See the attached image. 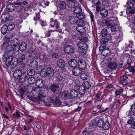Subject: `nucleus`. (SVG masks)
Returning <instances> with one entry per match:
<instances>
[{
    "label": "nucleus",
    "mask_w": 135,
    "mask_h": 135,
    "mask_svg": "<svg viewBox=\"0 0 135 135\" xmlns=\"http://www.w3.org/2000/svg\"><path fill=\"white\" fill-rule=\"evenodd\" d=\"M90 17L91 19V21H94V16L93 14L91 12H90Z\"/></svg>",
    "instance_id": "052dcab7"
},
{
    "label": "nucleus",
    "mask_w": 135,
    "mask_h": 135,
    "mask_svg": "<svg viewBox=\"0 0 135 135\" xmlns=\"http://www.w3.org/2000/svg\"><path fill=\"white\" fill-rule=\"evenodd\" d=\"M58 7L61 10L65 9L66 7L65 3L63 1L61 2L58 5Z\"/></svg>",
    "instance_id": "7c9ffc66"
},
{
    "label": "nucleus",
    "mask_w": 135,
    "mask_h": 135,
    "mask_svg": "<svg viewBox=\"0 0 135 135\" xmlns=\"http://www.w3.org/2000/svg\"><path fill=\"white\" fill-rule=\"evenodd\" d=\"M110 125L109 122L107 121L104 122L102 128L105 130H108L110 128Z\"/></svg>",
    "instance_id": "a878e982"
},
{
    "label": "nucleus",
    "mask_w": 135,
    "mask_h": 135,
    "mask_svg": "<svg viewBox=\"0 0 135 135\" xmlns=\"http://www.w3.org/2000/svg\"><path fill=\"white\" fill-rule=\"evenodd\" d=\"M112 87H113L112 85H111V84H109L108 85H107L106 86V87L107 88H112Z\"/></svg>",
    "instance_id": "774afa93"
},
{
    "label": "nucleus",
    "mask_w": 135,
    "mask_h": 135,
    "mask_svg": "<svg viewBox=\"0 0 135 135\" xmlns=\"http://www.w3.org/2000/svg\"><path fill=\"white\" fill-rule=\"evenodd\" d=\"M21 4L23 5H25L27 4V2L26 1H24L23 2H21Z\"/></svg>",
    "instance_id": "338daca9"
},
{
    "label": "nucleus",
    "mask_w": 135,
    "mask_h": 135,
    "mask_svg": "<svg viewBox=\"0 0 135 135\" xmlns=\"http://www.w3.org/2000/svg\"><path fill=\"white\" fill-rule=\"evenodd\" d=\"M81 86H82L86 90H87L90 87L91 85L87 81H85L82 83V85Z\"/></svg>",
    "instance_id": "b1692460"
},
{
    "label": "nucleus",
    "mask_w": 135,
    "mask_h": 135,
    "mask_svg": "<svg viewBox=\"0 0 135 135\" xmlns=\"http://www.w3.org/2000/svg\"><path fill=\"white\" fill-rule=\"evenodd\" d=\"M88 77V76L87 74L85 73H82L80 75L81 78L82 79L84 80L86 79H87Z\"/></svg>",
    "instance_id": "09e8293b"
},
{
    "label": "nucleus",
    "mask_w": 135,
    "mask_h": 135,
    "mask_svg": "<svg viewBox=\"0 0 135 135\" xmlns=\"http://www.w3.org/2000/svg\"><path fill=\"white\" fill-rule=\"evenodd\" d=\"M57 64L58 67L60 68H63L65 66V63L64 61L62 59H59L57 60Z\"/></svg>",
    "instance_id": "dca6fc26"
},
{
    "label": "nucleus",
    "mask_w": 135,
    "mask_h": 135,
    "mask_svg": "<svg viewBox=\"0 0 135 135\" xmlns=\"http://www.w3.org/2000/svg\"><path fill=\"white\" fill-rule=\"evenodd\" d=\"M52 91L54 93H58L60 89L59 85L57 84H53L50 86Z\"/></svg>",
    "instance_id": "4468645a"
},
{
    "label": "nucleus",
    "mask_w": 135,
    "mask_h": 135,
    "mask_svg": "<svg viewBox=\"0 0 135 135\" xmlns=\"http://www.w3.org/2000/svg\"><path fill=\"white\" fill-rule=\"evenodd\" d=\"M36 79L33 77L30 78L28 79V82L30 84H32L35 81Z\"/></svg>",
    "instance_id": "37998d69"
},
{
    "label": "nucleus",
    "mask_w": 135,
    "mask_h": 135,
    "mask_svg": "<svg viewBox=\"0 0 135 135\" xmlns=\"http://www.w3.org/2000/svg\"><path fill=\"white\" fill-rule=\"evenodd\" d=\"M13 76L16 79H25L26 77L24 76V74H22L21 70H18L15 71L13 73Z\"/></svg>",
    "instance_id": "423d86ee"
},
{
    "label": "nucleus",
    "mask_w": 135,
    "mask_h": 135,
    "mask_svg": "<svg viewBox=\"0 0 135 135\" xmlns=\"http://www.w3.org/2000/svg\"><path fill=\"white\" fill-rule=\"evenodd\" d=\"M50 102L52 103L56 107H59L60 106L61 102L59 100L57 99V97L55 96H53L51 97L50 99Z\"/></svg>",
    "instance_id": "1a4fd4ad"
},
{
    "label": "nucleus",
    "mask_w": 135,
    "mask_h": 135,
    "mask_svg": "<svg viewBox=\"0 0 135 135\" xmlns=\"http://www.w3.org/2000/svg\"><path fill=\"white\" fill-rule=\"evenodd\" d=\"M70 95L71 98H75L78 96V93L77 91L75 89L71 90L70 92Z\"/></svg>",
    "instance_id": "6ab92c4d"
},
{
    "label": "nucleus",
    "mask_w": 135,
    "mask_h": 135,
    "mask_svg": "<svg viewBox=\"0 0 135 135\" xmlns=\"http://www.w3.org/2000/svg\"><path fill=\"white\" fill-rule=\"evenodd\" d=\"M15 24L13 23H10L7 26L8 30L9 31L12 30L15 28Z\"/></svg>",
    "instance_id": "4c0bfd02"
},
{
    "label": "nucleus",
    "mask_w": 135,
    "mask_h": 135,
    "mask_svg": "<svg viewBox=\"0 0 135 135\" xmlns=\"http://www.w3.org/2000/svg\"><path fill=\"white\" fill-rule=\"evenodd\" d=\"M127 113L129 117H130L133 120H135V105L131 106V111H127Z\"/></svg>",
    "instance_id": "0eeeda50"
},
{
    "label": "nucleus",
    "mask_w": 135,
    "mask_h": 135,
    "mask_svg": "<svg viewBox=\"0 0 135 135\" xmlns=\"http://www.w3.org/2000/svg\"><path fill=\"white\" fill-rule=\"evenodd\" d=\"M13 114L14 116H17L18 117H20V115L19 114L18 112H16V113H14Z\"/></svg>",
    "instance_id": "0e129e2a"
},
{
    "label": "nucleus",
    "mask_w": 135,
    "mask_h": 135,
    "mask_svg": "<svg viewBox=\"0 0 135 135\" xmlns=\"http://www.w3.org/2000/svg\"><path fill=\"white\" fill-rule=\"evenodd\" d=\"M58 54L56 53H54L52 55V57L54 58H56Z\"/></svg>",
    "instance_id": "69168bd1"
},
{
    "label": "nucleus",
    "mask_w": 135,
    "mask_h": 135,
    "mask_svg": "<svg viewBox=\"0 0 135 135\" xmlns=\"http://www.w3.org/2000/svg\"><path fill=\"white\" fill-rule=\"evenodd\" d=\"M54 73V70L51 68H44L41 70L40 72V75L43 77L46 76L49 77H52Z\"/></svg>",
    "instance_id": "f03ea898"
},
{
    "label": "nucleus",
    "mask_w": 135,
    "mask_h": 135,
    "mask_svg": "<svg viewBox=\"0 0 135 135\" xmlns=\"http://www.w3.org/2000/svg\"><path fill=\"white\" fill-rule=\"evenodd\" d=\"M27 47V44L25 42H22L20 45V50L22 51H25Z\"/></svg>",
    "instance_id": "412c9836"
},
{
    "label": "nucleus",
    "mask_w": 135,
    "mask_h": 135,
    "mask_svg": "<svg viewBox=\"0 0 135 135\" xmlns=\"http://www.w3.org/2000/svg\"><path fill=\"white\" fill-rule=\"evenodd\" d=\"M27 74L29 76L33 75L35 74V70L33 69L29 70L27 71Z\"/></svg>",
    "instance_id": "e433bc0d"
},
{
    "label": "nucleus",
    "mask_w": 135,
    "mask_h": 135,
    "mask_svg": "<svg viewBox=\"0 0 135 135\" xmlns=\"http://www.w3.org/2000/svg\"><path fill=\"white\" fill-rule=\"evenodd\" d=\"M75 85L76 86L79 87L80 85V81L78 79H76L74 81Z\"/></svg>",
    "instance_id": "3c124183"
},
{
    "label": "nucleus",
    "mask_w": 135,
    "mask_h": 135,
    "mask_svg": "<svg viewBox=\"0 0 135 135\" xmlns=\"http://www.w3.org/2000/svg\"><path fill=\"white\" fill-rule=\"evenodd\" d=\"M1 48L2 51H5L2 58L3 61L6 62V65L7 66H10L11 68H14L16 66V65L14 64L15 63L12 64L13 57L10 55L9 52H11L13 49L15 51H16L17 49L18 50V47L15 44L12 47V45L9 43H3Z\"/></svg>",
    "instance_id": "f257e3e1"
},
{
    "label": "nucleus",
    "mask_w": 135,
    "mask_h": 135,
    "mask_svg": "<svg viewBox=\"0 0 135 135\" xmlns=\"http://www.w3.org/2000/svg\"><path fill=\"white\" fill-rule=\"evenodd\" d=\"M81 72V70L80 68L77 67L74 68L73 70V74L76 76L79 75Z\"/></svg>",
    "instance_id": "aec40b11"
},
{
    "label": "nucleus",
    "mask_w": 135,
    "mask_h": 135,
    "mask_svg": "<svg viewBox=\"0 0 135 135\" xmlns=\"http://www.w3.org/2000/svg\"><path fill=\"white\" fill-rule=\"evenodd\" d=\"M80 41L78 43V48H88L87 45L85 43V42L87 41L88 38L84 37H82L80 38Z\"/></svg>",
    "instance_id": "39448f33"
},
{
    "label": "nucleus",
    "mask_w": 135,
    "mask_h": 135,
    "mask_svg": "<svg viewBox=\"0 0 135 135\" xmlns=\"http://www.w3.org/2000/svg\"><path fill=\"white\" fill-rule=\"evenodd\" d=\"M127 8L126 11L127 13L128 12V11H129V10L133 8L134 7V4L131 2L129 3V2H128L127 3Z\"/></svg>",
    "instance_id": "c85d7f7f"
},
{
    "label": "nucleus",
    "mask_w": 135,
    "mask_h": 135,
    "mask_svg": "<svg viewBox=\"0 0 135 135\" xmlns=\"http://www.w3.org/2000/svg\"><path fill=\"white\" fill-rule=\"evenodd\" d=\"M87 48L84 47L78 48V51L80 53L83 55L85 54L86 53V49Z\"/></svg>",
    "instance_id": "72a5a7b5"
},
{
    "label": "nucleus",
    "mask_w": 135,
    "mask_h": 135,
    "mask_svg": "<svg viewBox=\"0 0 135 135\" xmlns=\"http://www.w3.org/2000/svg\"><path fill=\"white\" fill-rule=\"evenodd\" d=\"M64 51L66 53L70 54L74 52V49L72 46L68 45L65 47Z\"/></svg>",
    "instance_id": "2eb2a0df"
},
{
    "label": "nucleus",
    "mask_w": 135,
    "mask_h": 135,
    "mask_svg": "<svg viewBox=\"0 0 135 135\" xmlns=\"http://www.w3.org/2000/svg\"><path fill=\"white\" fill-rule=\"evenodd\" d=\"M107 48L106 46L105 45H103L100 46L99 47V49L100 51H102L103 50L106 49Z\"/></svg>",
    "instance_id": "6e6d98bb"
},
{
    "label": "nucleus",
    "mask_w": 135,
    "mask_h": 135,
    "mask_svg": "<svg viewBox=\"0 0 135 135\" xmlns=\"http://www.w3.org/2000/svg\"><path fill=\"white\" fill-rule=\"evenodd\" d=\"M69 64L71 67L74 68L77 66V62L75 60L72 59L69 61Z\"/></svg>",
    "instance_id": "cd10ccee"
},
{
    "label": "nucleus",
    "mask_w": 135,
    "mask_h": 135,
    "mask_svg": "<svg viewBox=\"0 0 135 135\" xmlns=\"http://www.w3.org/2000/svg\"><path fill=\"white\" fill-rule=\"evenodd\" d=\"M84 24L83 23L82 25H79L76 27V29L77 31L80 32L84 33L85 31V28L83 27L84 26Z\"/></svg>",
    "instance_id": "a211bd4d"
},
{
    "label": "nucleus",
    "mask_w": 135,
    "mask_h": 135,
    "mask_svg": "<svg viewBox=\"0 0 135 135\" xmlns=\"http://www.w3.org/2000/svg\"><path fill=\"white\" fill-rule=\"evenodd\" d=\"M38 86L33 88L31 91V92L33 96H36L37 95H38V92H37V90H38Z\"/></svg>",
    "instance_id": "c9c22d12"
},
{
    "label": "nucleus",
    "mask_w": 135,
    "mask_h": 135,
    "mask_svg": "<svg viewBox=\"0 0 135 135\" xmlns=\"http://www.w3.org/2000/svg\"><path fill=\"white\" fill-rule=\"evenodd\" d=\"M122 83L123 85H125L128 83V81L126 80L122 79Z\"/></svg>",
    "instance_id": "4d7b16f0"
},
{
    "label": "nucleus",
    "mask_w": 135,
    "mask_h": 135,
    "mask_svg": "<svg viewBox=\"0 0 135 135\" xmlns=\"http://www.w3.org/2000/svg\"><path fill=\"white\" fill-rule=\"evenodd\" d=\"M67 3L68 7L73 9L78 5V3L74 0H68Z\"/></svg>",
    "instance_id": "9b49d317"
},
{
    "label": "nucleus",
    "mask_w": 135,
    "mask_h": 135,
    "mask_svg": "<svg viewBox=\"0 0 135 135\" xmlns=\"http://www.w3.org/2000/svg\"><path fill=\"white\" fill-rule=\"evenodd\" d=\"M82 11V9L79 6H77V5L73 9V11L74 13H76V14H78L81 13Z\"/></svg>",
    "instance_id": "5701e85b"
},
{
    "label": "nucleus",
    "mask_w": 135,
    "mask_h": 135,
    "mask_svg": "<svg viewBox=\"0 0 135 135\" xmlns=\"http://www.w3.org/2000/svg\"><path fill=\"white\" fill-rule=\"evenodd\" d=\"M37 55V52L35 51H30L29 54L30 57L32 59L36 57Z\"/></svg>",
    "instance_id": "58836bf2"
},
{
    "label": "nucleus",
    "mask_w": 135,
    "mask_h": 135,
    "mask_svg": "<svg viewBox=\"0 0 135 135\" xmlns=\"http://www.w3.org/2000/svg\"><path fill=\"white\" fill-rule=\"evenodd\" d=\"M93 131L88 132L84 131L82 133V135H93Z\"/></svg>",
    "instance_id": "c03bdc74"
},
{
    "label": "nucleus",
    "mask_w": 135,
    "mask_h": 135,
    "mask_svg": "<svg viewBox=\"0 0 135 135\" xmlns=\"http://www.w3.org/2000/svg\"><path fill=\"white\" fill-rule=\"evenodd\" d=\"M102 55L104 56H109L111 54L110 50L108 48H107L106 49L102 51Z\"/></svg>",
    "instance_id": "4be33fe9"
},
{
    "label": "nucleus",
    "mask_w": 135,
    "mask_h": 135,
    "mask_svg": "<svg viewBox=\"0 0 135 135\" xmlns=\"http://www.w3.org/2000/svg\"><path fill=\"white\" fill-rule=\"evenodd\" d=\"M100 13L104 17L108 15V11L104 9H102L100 10Z\"/></svg>",
    "instance_id": "f704fd0d"
},
{
    "label": "nucleus",
    "mask_w": 135,
    "mask_h": 135,
    "mask_svg": "<svg viewBox=\"0 0 135 135\" xmlns=\"http://www.w3.org/2000/svg\"><path fill=\"white\" fill-rule=\"evenodd\" d=\"M118 26L117 25L114 23L110 27L111 31L112 32H115L117 30Z\"/></svg>",
    "instance_id": "a19ab883"
},
{
    "label": "nucleus",
    "mask_w": 135,
    "mask_h": 135,
    "mask_svg": "<svg viewBox=\"0 0 135 135\" xmlns=\"http://www.w3.org/2000/svg\"><path fill=\"white\" fill-rule=\"evenodd\" d=\"M128 124H132V127L133 126V125L135 123V121L132 120L131 119H129L127 122Z\"/></svg>",
    "instance_id": "864d4df0"
},
{
    "label": "nucleus",
    "mask_w": 135,
    "mask_h": 135,
    "mask_svg": "<svg viewBox=\"0 0 135 135\" xmlns=\"http://www.w3.org/2000/svg\"><path fill=\"white\" fill-rule=\"evenodd\" d=\"M108 67L111 69H115L118 68V65L114 62H111L108 64Z\"/></svg>",
    "instance_id": "bb28decb"
},
{
    "label": "nucleus",
    "mask_w": 135,
    "mask_h": 135,
    "mask_svg": "<svg viewBox=\"0 0 135 135\" xmlns=\"http://www.w3.org/2000/svg\"><path fill=\"white\" fill-rule=\"evenodd\" d=\"M69 20L71 23L74 24L78 20H77V18L76 17V16L74 17L71 16H70Z\"/></svg>",
    "instance_id": "c756f323"
},
{
    "label": "nucleus",
    "mask_w": 135,
    "mask_h": 135,
    "mask_svg": "<svg viewBox=\"0 0 135 135\" xmlns=\"http://www.w3.org/2000/svg\"><path fill=\"white\" fill-rule=\"evenodd\" d=\"M45 34L46 36L47 37H49L50 35V32L49 31H48L45 32Z\"/></svg>",
    "instance_id": "680f3d73"
},
{
    "label": "nucleus",
    "mask_w": 135,
    "mask_h": 135,
    "mask_svg": "<svg viewBox=\"0 0 135 135\" xmlns=\"http://www.w3.org/2000/svg\"><path fill=\"white\" fill-rule=\"evenodd\" d=\"M78 64L79 68H81V69H84L86 67V65L85 61L83 59H81L79 61Z\"/></svg>",
    "instance_id": "f3484780"
},
{
    "label": "nucleus",
    "mask_w": 135,
    "mask_h": 135,
    "mask_svg": "<svg viewBox=\"0 0 135 135\" xmlns=\"http://www.w3.org/2000/svg\"><path fill=\"white\" fill-rule=\"evenodd\" d=\"M68 82V80L67 78H63L60 83V85H64Z\"/></svg>",
    "instance_id": "a18cd8bd"
},
{
    "label": "nucleus",
    "mask_w": 135,
    "mask_h": 135,
    "mask_svg": "<svg viewBox=\"0 0 135 135\" xmlns=\"http://www.w3.org/2000/svg\"><path fill=\"white\" fill-rule=\"evenodd\" d=\"M44 81L41 79H40L37 80L36 83V86L39 89L38 91V94H42L45 90V87L44 86Z\"/></svg>",
    "instance_id": "7ed1b4c3"
},
{
    "label": "nucleus",
    "mask_w": 135,
    "mask_h": 135,
    "mask_svg": "<svg viewBox=\"0 0 135 135\" xmlns=\"http://www.w3.org/2000/svg\"><path fill=\"white\" fill-rule=\"evenodd\" d=\"M50 25L51 26V27H54L56 28L54 30H51V31H57L59 32H61V30L59 28V23L57 22V20H54L53 19H51V21L50 22Z\"/></svg>",
    "instance_id": "20e7f679"
},
{
    "label": "nucleus",
    "mask_w": 135,
    "mask_h": 135,
    "mask_svg": "<svg viewBox=\"0 0 135 135\" xmlns=\"http://www.w3.org/2000/svg\"><path fill=\"white\" fill-rule=\"evenodd\" d=\"M63 78L61 75H58L56 77V80L60 84Z\"/></svg>",
    "instance_id": "603ef678"
},
{
    "label": "nucleus",
    "mask_w": 135,
    "mask_h": 135,
    "mask_svg": "<svg viewBox=\"0 0 135 135\" xmlns=\"http://www.w3.org/2000/svg\"><path fill=\"white\" fill-rule=\"evenodd\" d=\"M38 97H36L38 99H37V100L39 101H42L43 102L45 103V105H46L47 102L48 101V99H49L48 97L46 96H45L42 94H38Z\"/></svg>",
    "instance_id": "9d476101"
},
{
    "label": "nucleus",
    "mask_w": 135,
    "mask_h": 135,
    "mask_svg": "<svg viewBox=\"0 0 135 135\" xmlns=\"http://www.w3.org/2000/svg\"><path fill=\"white\" fill-rule=\"evenodd\" d=\"M39 13H35L36 14V16L34 18V20H38L39 19L40 16L39 15Z\"/></svg>",
    "instance_id": "5fc2aeb1"
},
{
    "label": "nucleus",
    "mask_w": 135,
    "mask_h": 135,
    "mask_svg": "<svg viewBox=\"0 0 135 135\" xmlns=\"http://www.w3.org/2000/svg\"><path fill=\"white\" fill-rule=\"evenodd\" d=\"M104 122L103 120L102 119L98 120L96 123L95 120H94L92 121V124L94 126L97 125L100 127H102Z\"/></svg>",
    "instance_id": "f8f14e48"
},
{
    "label": "nucleus",
    "mask_w": 135,
    "mask_h": 135,
    "mask_svg": "<svg viewBox=\"0 0 135 135\" xmlns=\"http://www.w3.org/2000/svg\"><path fill=\"white\" fill-rule=\"evenodd\" d=\"M107 26H112L114 24L113 21L110 20H106L105 22Z\"/></svg>",
    "instance_id": "49530a36"
},
{
    "label": "nucleus",
    "mask_w": 135,
    "mask_h": 135,
    "mask_svg": "<svg viewBox=\"0 0 135 135\" xmlns=\"http://www.w3.org/2000/svg\"><path fill=\"white\" fill-rule=\"evenodd\" d=\"M16 8L15 6L13 4H9L6 7V9L7 11L11 12L14 11Z\"/></svg>",
    "instance_id": "393cba45"
},
{
    "label": "nucleus",
    "mask_w": 135,
    "mask_h": 135,
    "mask_svg": "<svg viewBox=\"0 0 135 135\" xmlns=\"http://www.w3.org/2000/svg\"><path fill=\"white\" fill-rule=\"evenodd\" d=\"M129 13L131 14H133L135 13V9H131L129 10Z\"/></svg>",
    "instance_id": "13d9d810"
},
{
    "label": "nucleus",
    "mask_w": 135,
    "mask_h": 135,
    "mask_svg": "<svg viewBox=\"0 0 135 135\" xmlns=\"http://www.w3.org/2000/svg\"><path fill=\"white\" fill-rule=\"evenodd\" d=\"M108 42V40L107 38H102L100 41V43L102 44H106Z\"/></svg>",
    "instance_id": "8fccbe9b"
},
{
    "label": "nucleus",
    "mask_w": 135,
    "mask_h": 135,
    "mask_svg": "<svg viewBox=\"0 0 135 135\" xmlns=\"http://www.w3.org/2000/svg\"><path fill=\"white\" fill-rule=\"evenodd\" d=\"M23 8V7L21 5L17 7V10L18 11H20Z\"/></svg>",
    "instance_id": "bf43d9fd"
},
{
    "label": "nucleus",
    "mask_w": 135,
    "mask_h": 135,
    "mask_svg": "<svg viewBox=\"0 0 135 135\" xmlns=\"http://www.w3.org/2000/svg\"><path fill=\"white\" fill-rule=\"evenodd\" d=\"M107 34V31L106 29L104 28L102 31V35L103 37H104Z\"/></svg>",
    "instance_id": "de8ad7c7"
},
{
    "label": "nucleus",
    "mask_w": 135,
    "mask_h": 135,
    "mask_svg": "<svg viewBox=\"0 0 135 135\" xmlns=\"http://www.w3.org/2000/svg\"><path fill=\"white\" fill-rule=\"evenodd\" d=\"M79 87V93L81 94H85L86 90L81 86Z\"/></svg>",
    "instance_id": "ea45409f"
},
{
    "label": "nucleus",
    "mask_w": 135,
    "mask_h": 135,
    "mask_svg": "<svg viewBox=\"0 0 135 135\" xmlns=\"http://www.w3.org/2000/svg\"><path fill=\"white\" fill-rule=\"evenodd\" d=\"M17 62L20 63L21 62H23V61L26 60L25 55L23 54L21 55L17 59Z\"/></svg>",
    "instance_id": "2f4dec72"
},
{
    "label": "nucleus",
    "mask_w": 135,
    "mask_h": 135,
    "mask_svg": "<svg viewBox=\"0 0 135 135\" xmlns=\"http://www.w3.org/2000/svg\"><path fill=\"white\" fill-rule=\"evenodd\" d=\"M41 25L42 26H46L47 25L45 22L42 21L41 22Z\"/></svg>",
    "instance_id": "e2e57ef3"
},
{
    "label": "nucleus",
    "mask_w": 135,
    "mask_h": 135,
    "mask_svg": "<svg viewBox=\"0 0 135 135\" xmlns=\"http://www.w3.org/2000/svg\"><path fill=\"white\" fill-rule=\"evenodd\" d=\"M76 17L78 18L80 20L84 18L85 17V15L84 14L80 13L76 15Z\"/></svg>",
    "instance_id": "79ce46f5"
},
{
    "label": "nucleus",
    "mask_w": 135,
    "mask_h": 135,
    "mask_svg": "<svg viewBox=\"0 0 135 135\" xmlns=\"http://www.w3.org/2000/svg\"><path fill=\"white\" fill-rule=\"evenodd\" d=\"M7 26L6 25H5L3 26L1 29V32L3 34H5L7 32Z\"/></svg>",
    "instance_id": "473e14b6"
},
{
    "label": "nucleus",
    "mask_w": 135,
    "mask_h": 135,
    "mask_svg": "<svg viewBox=\"0 0 135 135\" xmlns=\"http://www.w3.org/2000/svg\"><path fill=\"white\" fill-rule=\"evenodd\" d=\"M61 96L62 98L65 100H68L69 99L71 98L70 93L67 91L62 92L61 94Z\"/></svg>",
    "instance_id": "ddd939ff"
},
{
    "label": "nucleus",
    "mask_w": 135,
    "mask_h": 135,
    "mask_svg": "<svg viewBox=\"0 0 135 135\" xmlns=\"http://www.w3.org/2000/svg\"><path fill=\"white\" fill-rule=\"evenodd\" d=\"M38 63L37 61L36 60L33 61H32L30 65V67L34 69L36 68L37 72H38L40 69L42 68V66L41 65L38 66Z\"/></svg>",
    "instance_id": "6e6552de"
}]
</instances>
